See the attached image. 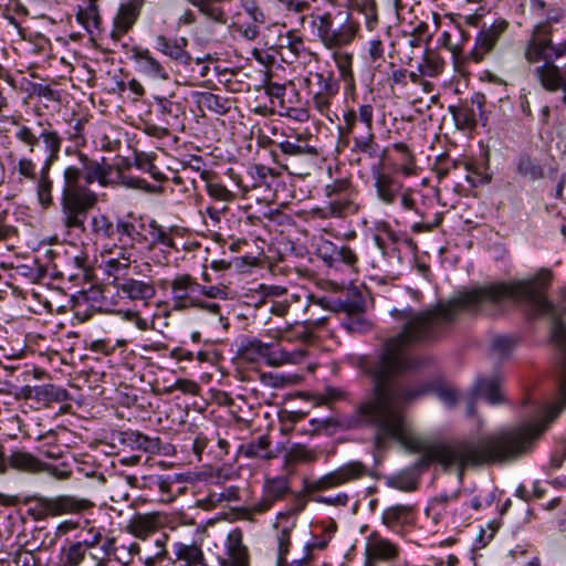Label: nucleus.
Returning a JSON list of instances; mask_svg holds the SVG:
<instances>
[{
  "instance_id": "1",
  "label": "nucleus",
  "mask_w": 566,
  "mask_h": 566,
  "mask_svg": "<svg viewBox=\"0 0 566 566\" xmlns=\"http://www.w3.org/2000/svg\"><path fill=\"white\" fill-rule=\"evenodd\" d=\"M552 272L496 282L422 312L394 308L402 323L361 359L369 394L342 419L312 424L368 429L421 452L415 463L455 472L526 454L566 405L565 306L545 295Z\"/></svg>"
},
{
  "instance_id": "2",
  "label": "nucleus",
  "mask_w": 566,
  "mask_h": 566,
  "mask_svg": "<svg viewBox=\"0 0 566 566\" xmlns=\"http://www.w3.org/2000/svg\"><path fill=\"white\" fill-rule=\"evenodd\" d=\"M78 159L82 167L67 166L62 174L61 220L67 231L73 229L85 231L88 212L98 201L95 191L80 184L81 178H84L86 185L97 181L101 186H106L112 171L105 158L102 161L91 160L85 154L78 153Z\"/></svg>"
},
{
  "instance_id": "3",
  "label": "nucleus",
  "mask_w": 566,
  "mask_h": 566,
  "mask_svg": "<svg viewBox=\"0 0 566 566\" xmlns=\"http://www.w3.org/2000/svg\"><path fill=\"white\" fill-rule=\"evenodd\" d=\"M327 202L317 208L315 214L322 219H345L358 213L359 191L350 178H337L324 188Z\"/></svg>"
},
{
  "instance_id": "4",
  "label": "nucleus",
  "mask_w": 566,
  "mask_h": 566,
  "mask_svg": "<svg viewBox=\"0 0 566 566\" xmlns=\"http://www.w3.org/2000/svg\"><path fill=\"white\" fill-rule=\"evenodd\" d=\"M316 35L322 45L328 50H338L349 46L359 33V23L349 14L336 21L331 12H324L314 18Z\"/></svg>"
},
{
  "instance_id": "5",
  "label": "nucleus",
  "mask_w": 566,
  "mask_h": 566,
  "mask_svg": "<svg viewBox=\"0 0 566 566\" xmlns=\"http://www.w3.org/2000/svg\"><path fill=\"white\" fill-rule=\"evenodd\" d=\"M30 504L29 512L35 521L62 515H81L95 506V503L90 499L71 494L33 496Z\"/></svg>"
},
{
  "instance_id": "6",
  "label": "nucleus",
  "mask_w": 566,
  "mask_h": 566,
  "mask_svg": "<svg viewBox=\"0 0 566 566\" xmlns=\"http://www.w3.org/2000/svg\"><path fill=\"white\" fill-rule=\"evenodd\" d=\"M371 176L377 198L387 206L394 205L398 199L407 211H417L413 189L406 187L392 174L385 171L384 161L371 167Z\"/></svg>"
},
{
  "instance_id": "7",
  "label": "nucleus",
  "mask_w": 566,
  "mask_h": 566,
  "mask_svg": "<svg viewBox=\"0 0 566 566\" xmlns=\"http://www.w3.org/2000/svg\"><path fill=\"white\" fill-rule=\"evenodd\" d=\"M272 143L277 146L283 156L281 159L273 151L272 156L274 160L289 171V174L293 176L310 175L314 159L317 156V150L314 147L304 144L300 137L294 142L286 139L280 143Z\"/></svg>"
},
{
  "instance_id": "8",
  "label": "nucleus",
  "mask_w": 566,
  "mask_h": 566,
  "mask_svg": "<svg viewBox=\"0 0 566 566\" xmlns=\"http://www.w3.org/2000/svg\"><path fill=\"white\" fill-rule=\"evenodd\" d=\"M304 84L311 96V101L307 102L310 107H313L322 116L329 117L332 101L339 91L338 81L334 77L333 72L311 71L304 78Z\"/></svg>"
},
{
  "instance_id": "9",
  "label": "nucleus",
  "mask_w": 566,
  "mask_h": 566,
  "mask_svg": "<svg viewBox=\"0 0 566 566\" xmlns=\"http://www.w3.org/2000/svg\"><path fill=\"white\" fill-rule=\"evenodd\" d=\"M239 355L247 361L255 363L260 359H265L271 366H281L283 364L294 363L296 356L302 357L303 353L275 352L272 349L271 344L263 343L258 338H250L241 343Z\"/></svg>"
},
{
  "instance_id": "10",
  "label": "nucleus",
  "mask_w": 566,
  "mask_h": 566,
  "mask_svg": "<svg viewBox=\"0 0 566 566\" xmlns=\"http://www.w3.org/2000/svg\"><path fill=\"white\" fill-rule=\"evenodd\" d=\"M485 103L486 97L484 94L474 93L469 99L462 101L459 105L449 106V112L457 127L463 130H472L479 123L486 126Z\"/></svg>"
},
{
  "instance_id": "11",
  "label": "nucleus",
  "mask_w": 566,
  "mask_h": 566,
  "mask_svg": "<svg viewBox=\"0 0 566 566\" xmlns=\"http://www.w3.org/2000/svg\"><path fill=\"white\" fill-rule=\"evenodd\" d=\"M556 48L557 43L553 42L549 28L547 25H534L524 46V59L528 64L554 62V60H557Z\"/></svg>"
},
{
  "instance_id": "12",
  "label": "nucleus",
  "mask_w": 566,
  "mask_h": 566,
  "mask_svg": "<svg viewBox=\"0 0 566 566\" xmlns=\"http://www.w3.org/2000/svg\"><path fill=\"white\" fill-rule=\"evenodd\" d=\"M15 138L29 146L31 153L39 144V140L42 139L48 153L42 166L52 167L59 159V154L62 147V138L56 130L51 129L50 124L48 128H43L40 132L39 136H36L30 127L21 125L15 133Z\"/></svg>"
},
{
  "instance_id": "13",
  "label": "nucleus",
  "mask_w": 566,
  "mask_h": 566,
  "mask_svg": "<svg viewBox=\"0 0 566 566\" xmlns=\"http://www.w3.org/2000/svg\"><path fill=\"white\" fill-rule=\"evenodd\" d=\"M374 128V107L370 104H363L358 109H348L343 115V124L338 126L339 136L345 145L350 140L366 134Z\"/></svg>"
},
{
  "instance_id": "14",
  "label": "nucleus",
  "mask_w": 566,
  "mask_h": 566,
  "mask_svg": "<svg viewBox=\"0 0 566 566\" xmlns=\"http://www.w3.org/2000/svg\"><path fill=\"white\" fill-rule=\"evenodd\" d=\"M367 474V467L360 461L348 462L306 484L308 492H321L358 480Z\"/></svg>"
},
{
  "instance_id": "15",
  "label": "nucleus",
  "mask_w": 566,
  "mask_h": 566,
  "mask_svg": "<svg viewBox=\"0 0 566 566\" xmlns=\"http://www.w3.org/2000/svg\"><path fill=\"white\" fill-rule=\"evenodd\" d=\"M510 23L503 18L495 19L490 25L484 24L475 38L471 57L480 63L496 46L501 36L507 31Z\"/></svg>"
},
{
  "instance_id": "16",
  "label": "nucleus",
  "mask_w": 566,
  "mask_h": 566,
  "mask_svg": "<svg viewBox=\"0 0 566 566\" xmlns=\"http://www.w3.org/2000/svg\"><path fill=\"white\" fill-rule=\"evenodd\" d=\"M399 546L390 539L382 537L378 532H373L368 535L365 548V563H391L399 557Z\"/></svg>"
},
{
  "instance_id": "17",
  "label": "nucleus",
  "mask_w": 566,
  "mask_h": 566,
  "mask_svg": "<svg viewBox=\"0 0 566 566\" xmlns=\"http://www.w3.org/2000/svg\"><path fill=\"white\" fill-rule=\"evenodd\" d=\"M170 289L175 310H186L196 305L200 283L191 274L176 275L170 282Z\"/></svg>"
},
{
  "instance_id": "18",
  "label": "nucleus",
  "mask_w": 566,
  "mask_h": 566,
  "mask_svg": "<svg viewBox=\"0 0 566 566\" xmlns=\"http://www.w3.org/2000/svg\"><path fill=\"white\" fill-rule=\"evenodd\" d=\"M532 74L543 90L551 93L562 91L566 96V64L559 67L555 62L546 61L536 65Z\"/></svg>"
},
{
  "instance_id": "19",
  "label": "nucleus",
  "mask_w": 566,
  "mask_h": 566,
  "mask_svg": "<svg viewBox=\"0 0 566 566\" xmlns=\"http://www.w3.org/2000/svg\"><path fill=\"white\" fill-rule=\"evenodd\" d=\"M166 523L167 516L159 512L137 513L127 522L125 530L134 537L145 541Z\"/></svg>"
},
{
  "instance_id": "20",
  "label": "nucleus",
  "mask_w": 566,
  "mask_h": 566,
  "mask_svg": "<svg viewBox=\"0 0 566 566\" xmlns=\"http://www.w3.org/2000/svg\"><path fill=\"white\" fill-rule=\"evenodd\" d=\"M220 566H250V553L243 544L240 528L232 530L226 539V556L218 557Z\"/></svg>"
},
{
  "instance_id": "21",
  "label": "nucleus",
  "mask_w": 566,
  "mask_h": 566,
  "mask_svg": "<svg viewBox=\"0 0 566 566\" xmlns=\"http://www.w3.org/2000/svg\"><path fill=\"white\" fill-rule=\"evenodd\" d=\"M143 6L144 0H129L119 6L111 32L113 40L119 41L134 27Z\"/></svg>"
},
{
  "instance_id": "22",
  "label": "nucleus",
  "mask_w": 566,
  "mask_h": 566,
  "mask_svg": "<svg viewBox=\"0 0 566 566\" xmlns=\"http://www.w3.org/2000/svg\"><path fill=\"white\" fill-rule=\"evenodd\" d=\"M112 285L117 293L130 301L148 302L156 295V289L150 281L137 280L134 277H123V280L112 281Z\"/></svg>"
},
{
  "instance_id": "23",
  "label": "nucleus",
  "mask_w": 566,
  "mask_h": 566,
  "mask_svg": "<svg viewBox=\"0 0 566 566\" xmlns=\"http://www.w3.org/2000/svg\"><path fill=\"white\" fill-rule=\"evenodd\" d=\"M503 378L500 374L479 376L472 387V395L476 398L483 397L491 405L505 402L501 392Z\"/></svg>"
},
{
  "instance_id": "24",
  "label": "nucleus",
  "mask_w": 566,
  "mask_h": 566,
  "mask_svg": "<svg viewBox=\"0 0 566 566\" xmlns=\"http://www.w3.org/2000/svg\"><path fill=\"white\" fill-rule=\"evenodd\" d=\"M132 60L137 64L139 72L151 78L168 80L169 74L165 66L153 56L148 49L134 46L132 49Z\"/></svg>"
},
{
  "instance_id": "25",
  "label": "nucleus",
  "mask_w": 566,
  "mask_h": 566,
  "mask_svg": "<svg viewBox=\"0 0 566 566\" xmlns=\"http://www.w3.org/2000/svg\"><path fill=\"white\" fill-rule=\"evenodd\" d=\"M350 143L353 154L364 155L368 159H378L379 163L385 160L387 148H381L376 142L374 128L366 134H359Z\"/></svg>"
},
{
  "instance_id": "26",
  "label": "nucleus",
  "mask_w": 566,
  "mask_h": 566,
  "mask_svg": "<svg viewBox=\"0 0 566 566\" xmlns=\"http://www.w3.org/2000/svg\"><path fill=\"white\" fill-rule=\"evenodd\" d=\"M271 446L272 441L270 437L262 434L255 441L242 443L238 449V455L250 460L271 461L276 458Z\"/></svg>"
},
{
  "instance_id": "27",
  "label": "nucleus",
  "mask_w": 566,
  "mask_h": 566,
  "mask_svg": "<svg viewBox=\"0 0 566 566\" xmlns=\"http://www.w3.org/2000/svg\"><path fill=\"white\" fill-rule=\"evenodd\" d=\"M156 44L158 51L169 56L171 60L182 65H190L192 57L185 50L188 44L186 38L171 40L165 35H158L156 38Z\"/></svg>"
},
{
  "instance_id": "28",
  "label": "nucleus",
  "mask_w": 566,
  "mask_h": 566,
  "mask_svg": "<svg viewBox=\"0 0 566 566\" xmlns=\"http://www.w3.org/2000/svg\"><path fill=\"white\" fill-rule=\"evenodd\" d=\"M381 522L391 531L411 525L415 522L413 507L402 504L392 505L382 512Z\"/></svg>"
},
{
  "instance_id": "29",
  "label": "nucleus",
  "mask_w": 566,
  "mask_h": 566,
  "mask_svg": "<svg viewBox=\"0 0 566 566\" xmlns=\"http://www.w3.org/2000/svg\"><path fill=\"white\" fill-rule=\"evenodd\" d=\"M52 167L42 166L39 176L35 179V195L39 206L43 210H48L54 206L53 180L50 176Z\"/></svg>"
},
{
  "instance_id": "30",
  "label": "nucleus",
  "mask_w": 566,
  "mask_h": 566,
  "mask_svg": "<svg viewBox=\"0 0 566 566\" xmlns=\"http://www.w3.org/2000/svg\"><path fill=\"white\" fill-rule=\"evenodd\" d=\"M7 468L27 472L35 473L43 471L44 463L29 452L14 451L8 459H6Z\"/></svg>"
},
{
  "instance_id": "31",
  "label": "nucleus",
  "mask_w": 566,
  "mask_h": 566,
  "mask_svg": "<svg viewBox=\"0 0 566 566\" xmlns=\"http://www.w3.org/2000/svg\"><path fill=\"white\" fill-rule=\"evenodd\" d=\"M115 238L123 245L143 243L146 237L137 229L136 224L129 220L118 218L116 220Z\"/></svg>"
},
{
  "instance_id": "32",
  "label": "nucleus",
  "mask_w": 566,
  "mask_h": 566,
  "mask_svg": "<svg viewBox=\"0 0 566 566\" xmlns=\"http://www.w3.org/2000/svg\"><path fill=\"white\" fill-rule=\"evenodd\" d=\"M34 396L35 401L44 407H49L53 402H63L70 399V394L66 389L53 384L35 386Z\"/></svg>"
},
{
  "instance_id": "33",
  "label": "nucleus",
  "mask_w": 566,
  "mask_h": 566,
  "mask_svg": "<svg viewBox=\"0 0 566 566\" xmlns=\"http://www.w3.org/2000/svg\"><path fill=\"white\" fill-rule=\"evenodd\" d=\"M333 61L338 70L340 78L348 85L354 86L355 78L353 72L354 54L345 49L332 50Z\"/></svg>"
},
{
  "instance_id": "34",
  "label": "nucleus",
  "mask_w": 566,
  "mask_h": 566,
  "mask_svg": "<svg viewBox=\"0 0 566 566\" xmlns=\"http://www.w3.org/2000/svg\"><path fill=\"white\" fill-rule=\"evenodd\" d=\"M444 61L434 50L426 49L422 52V61L418 64L420 74L429 77H436L443 72Z\"/></svg>"
},
{
  "instance_id": "35",
  "label": "nucleus",
  "mask_w": 566,
  "mask_h": 566,
  "mask_svg": "<svg viewBox=\"0 0 566 566\" xmlns=\"http://www.w3.org/2000/svg\"><path fill=\"white\" fill-rule=\"evenodd\" d=\"M201 179L206 182V189L209 196L216 200L230 202L234 195L222 184L214 180V174L210 170L200 171Z\"/></svg>"
},
{
  "instance_id": "36",
  "label": "nucleus",
  "mask_w": 566,
  "mask_h": 566,
  "mask_svg": "<svg viewBox=\"0 0 566 566\" xmlns=\"http://www.w3.org/2000/svg\"><path fill=\"white\" fill-rule=\"evenodd\" d=\"M199 12L212 22L224 24L227 15L220 6L223 0H189Z\"/></svg>"
},
{
  "instance_id": "37",
  "label": "nucleus",
  "mask_w": 566,
  "mask_h": 566,
  "mask_svg": "<svg viewBox=\"0 0 566 566\" xmlns=\"http://www.w3.org/2000/svg\"><path fill=\"white\" fill-rule=\"evenodd\" d=\"M516 171L523 177H526L531 180H539L543 179L544 174V167L541 165V163L532 158L527 154H522L516 163Z\"/></svg>"
},
{
  "instance_id": "38",
  "label": "nucleus",
  "mask_w": 566,
  "mask_h": 566,
  "mask_svg": "<svg viewBox=\"0 0 566 566\" xmlns=\"http://www.w3.org/2000/svg\"><path fill=\"white\" fill-rule=\"evenodd\" d=\"M348 2L365 17V25L369 31L378 27L379 18L375 0H348Z\"/></svg>"
},
{
  "instance_id": "39",
  "label": "nucleus",
  "mask_w": 566,
  "mask_h": 566,
  "mask_svg": "<svg viewBox=\"0 0 566 566\" xmlns=\"http://www.w3.org/2000/svg\"><path fill=\"white\" fill-rule=\"evenodd\" d=\"M125 442H130L137 449L147 453H157L160 450V439L158 437H148L138 431L125 432Z\"/></svg>"
},
{
  "instance_id": "40",
  "label": "nucleus",
  "mask_w": 566,
  "mask_h": 566,
  "mask_svg": "<svg viewBox=\"0 0 566 566\" xmlns=\"http://www.w3.org/2000/svg\"><path fill=\"white\" fill-rule=\"evenodd\" d=\"M92 232L96 240L115 239L116 223L105 214H96L92 218Z\"/></svg>"
},
{
  "instance_id": "41",
  "label": "nucleus",
  "mask_w": 566,
  "mask_h": 566,
  "mask_svg": "<svg viewBox=\"0 0 566 566\" xmlns=\"http://www.w3.org/2000/svg\"><path fill=\"white\" fill-rule=\"evenodd\" d=\"M198 103L200 106L219 115L227 114L231 107L228 98L221 97L210 92L199 93Z\"/></svg>"
},
{
  "instance_id": "42",
  "label": "nucleus",
  "mask_w": 566,
  "mask_h": 566,
  "mask_svg": "<svg viewBox=\"0 0 566 566\" xmlns=\"http://www.w3.org/2000/svg\"><path fill=\"white\" fill-rule=\"evenodd\" d=\"M175 555L177 560H185L189 566L202 564L205 560L201 548L195 544H175Z\"/></svg>"
},
{
  "instance_id": "43",
  "label": "nucleus",
  "mask_w": 566,
  "mask_h": 566,
  "mask_svg": "<svg viewBox=\"0 0 566 566\" xmlns=\"http://www.w3.org/2000/svg\"><path fill=\"white\" fill-rule=\"evenodd\" d=\"M148 233L150 237L149 249H153L158 244H161L170 249H176L175 241L170 232L163 226H160L156 220H150V222L148 223Z\"/></svg>"
},
{
  "instance_id": "44",
  "label": "nucleus",
  "mask_w": 566,
  "mask_h": 566,
  "mask_svg": "<svg viewBox=\"0 0 566 566\" xmlns=\"http://www.w3.org/2000/svg\"><path fill=\"white\" fill-rule=\"evenodd\" d=\"M76 21L90 33H92L94 29L98 30L102 23L98 7H78Z\"/></svg>"
},
{
  "instance_id": "45",
  "label": "nucleus",
  "mask_w": 566,
  "mask_h": 566,
  "mask_svg": "<svg viewBox=\"0 0 566 566\" xmlns=\"http://www.w3.org/2000/svg\"><path fill=\"white\" fill-rule=\"evenodd\" d=\"M460 166H463L467 171H471V165L469 163L451 159L447 154H441L436 158L432 169L438 179L441 180L446 178L452 169H458Z\"/></svg>"
},
{
  "instance_id": "46",
  "label": "nucleus",
  "mask_w": 566,
  "mask_h": 566,
  "mask_svg": "<svg viewBox=\"0 0 566 566\" xmlns=\"http://www.w3.org/2000/svg\"><path fill=\"white\" fill-rule=\"evenodd\" d=\"M317 460V453L304 444H293L285 454L287 464L313 463Z\"/></svg>"
},
{
  "instance_id": "47",
  "label": "nucleus",
  "mask_w": 566,
  "mask_h": 566,
  "mask_svg": "<svg viewBox=\"0 0 566 566\" xmlns=\"http://www.w3.org/2000/svg\"><path fill=\"white\" fill-rule=\"evenodd\" d=\"M130 266V254L123 248H120V252L117 258H111L105 261V272L108 276H113V281L123 280L119 276V273L124 270L129 269Z\"/></svg>"
},
{
  "instance_id": "48",
  "label": "nucleus",
  "mask_w": 566,
  "mask_h": 566,
  "mask_svg": "<svg viewBox=\"0 0 566 566\" xmlns=\"http://www.w3.org/2000/svg\"><path fill=\"white\" fill-rule=\"evenodd\" d=\"M325 261H339L349 268H355L358 263V255L354 249L347 244L333 245L328 256L324 255Z\"/></svg>"
},
{
  "instance_id": "49",
  "label": "nucleus",
  "mask_w": 566,
  "mask_h": 566,
  "mask_svg": "<svg viewBox=\"0 0 566 566\" xmlns=\"http://www.w3.org/2000/svg\"><path fill=\"white\" fill-rule=\"evenodd\" d=\"M388 485L403 492L415 491L418 486V476L412 470L402 471L388 479Z\"/></svg>"
},
{
  "instance_id": "50",
  "label": "nucleus",
  "mask_w": 566,
  "mask_h": 566,
  "mask_svg": "<svg viewBox=\"0 0 566 566\" xmlns=\"http://www.w3.org/2000/svg\"><path fill=\"white\" fill-rule=\"evenodd\" d=\"M392 148L401 155L402 163L399 167V171L407 177L416 175V158L408 145L405 143H395Z\"/></svg>"
},
{
  "instance_id": "51",
  "label": "nucleus",
  "mask_w": 566,
  "mask_h": 566,
  "mask_svg": "<svg viewBox=\"0 0 566 566\" xmlns=\"http://www.w3.org/2000/svg\"><path fill=\"white\" fill-rule=\"evenodd\" d=\"M326 317H319L316 319H306L303 324L294 327L293 336L287 335V333L282 334V338H286L291 340L292 338H297L307 342L312 337V328L321 327L325 324Z\"/></svg>"
},
{
  "instance_id": "52",
  "label": "nucleus",
  "mask_w": 566,
  "mask_h": 566,
  "mask_svg": "<svg viewBox=\"0 0 566 566\" xmlns=\"http://www.w3.org/2000/svg\"><path fill=\"white\" fill-rule=\"evenodd\" d=\"M260 25L256 22H250L247 20L239 19L232 23L231 29L234 34L247 40L254 41L260 34Z\"/></svg>"
},
{
  "instance_id": "53",
  "label": "nucleus",
  "mask_w": 566,
  "mask_h": 566,
  "mask_svg": "<svg viewBox=\"0 0 566 566\" xmlns=\"http://www.w3.org/2000/svg\"><path fill=\"white\" fill-rule=\"evenodd\" d=\"M87 551L77 541L63 548L64 566H80L85 559Z\"/></svg>"
},
{
  "instance_id": "54",
  "label": "nucleus",
  "mask_w": 566,
  "mask_h": 566,
  "mask_svg": "<svg viewBox=\"0 0 566 566\" xmlns=\"http://www.w3.org/2000/svg\"><path fill=\"white\" fill-rule=\"evenodd\" d=\"M240 500V489L238 486H229L221 492L212 491L203 500L209 506H216L222 502H237Z\"/></svg>"
},
{
  "instance_id": "55",
  "label": "nucleus",
  "mask_w": 566,
  "mask_h": 566,
  "mask_svg": "<svg viewBox=\"0 0 566 566\" xmlns=\"http://www.w3.org/2000/svg\"><path fill=\"white\" fill-rule=\"evenodd\" d=\"M422 40L420 35L412 33L408 36L405 46H403V56L401 59L402 63L411 66L416 57L421 53Z\"/></svg>"
},
{
  "instance_id": "56",
  "label": "nucleus",
  "mask_w": 566,
  "mask_h": 566,
  "mask_svg": "<svg viewBox=\"0 0 566 566\" xmlns=\"http://www.w3.org/2000/svg\"><path fill=\"white\" fill-rule=\"evenodd\" d=\"M263 492L275 502L289 492V482L284 478L269 479L264 483Z\"/></svg>"
},
{
  "instance_id": "57",
  "label": "nucleus",
  "mask_w": 566,
  "mask_h": 566,
  "mask_svg": "<svg viewBox=\"0 0 566 566\" xmlns=\"http://www.w3.org/2000/svg\"><path fill=\"white\" fill-rule=\"evenodd\" d=\"M154 156L147 154H138L135 157V165L147 171L157 181H164L166 176L155 166Z\"/></svg>"
},
{
  "instance_id": "58",
  "label": "nucleus",
  "mask_w": 566,
  "mask_h": 566,
  "mask_svg": "<svg viewBox=\"0 0 566 566\" xmlns=\"http://www.w3.org/2000/svg\"><path fill=\"white\" fill-rule=\"evenodd\" d=\"M14 170L18 171L20 178H24L30 181H35L39 176L34 161L27 157H22L18 160Z\"/></svg>"
},
{
  "instance_id": "59",
  "label": "nucleus",
  "mask_w": 566,
  "mask_h": 566,
  "mask_svg": "<svg viewBox=\"0 0 566 566\" xmlns=\"http://www.w3.org/2000/svg\"><path fill=\"white\" fill-rule=\"evenodd\" d=\"M168 539L167 534H163L160 538H157L155 542L156 547L158 548L154 555L147 556L145 558H139L146 566H155L156 563L164 560L167 557L166 542Z\"/></svg>"
},
{
  "instance_id": "60",
  "label": "nucleus",
  "mask_w": 566,
  "mask_h": 566,
  "mask_svg": "<svg viewBox=\"0 0 566 566\" xmlns=\"http://www.w3.org/2000/svg\"><path fill=\"white\" fill-rule=\"evenodd\" d=\"M286 12L302 14L311 9L310 0H275Z\"/></svg>"
},
{
  "instance_id": "61",
  "label": "nucleus",
  "mask_w": 566,
  "mask_h": 566,
  "mask_svg": "<svg viewBox=\"0 0 566 566\" xmlns=\"http://www.w3.org/2000/svg\"><path fill=\"white\" fill-rule=\"evenodd\" d=\"M277 545H279V554H277V564L282 566L285 563V557L289 553L291 545V531L289 528H283L277 536Z\"/></svg>"
},
{
  "instance_id": "62",
  "label": "nucleus",
  "mask_w": 566,
  "mask_h": 566,
  "mask_svg": "<svg viewBox=\"0 0 566 566\" xmlns=\"http://www.w3.org/2000/svg\"><path fill=\"white\" fill-rule=\"evenodd\" d=\"M243 10L249 19L248 21L256 22L259 24L265 23V14H264L263 10L256 4L255 1L247 0L243 3Z\"/></svg>"
},
{
  "instance_id": "63",
  "label": "nucleus",
  "mask_w": 566,
  "mask_h": 566,
  "mask_svg": "<svg viewBox=\"0 0 566 566\" xmlns=\"http://www.w3.org/2000/svg\"><path fill=\"white\" fill-rule=\"evenodd\" d=\"M345 397V394L339 388L326 387L323 392L316 395V405H328L333 401L340 400Z\"/></svg>"
},
{
  "instance_id": "64",
  "label": "nucleus",
  "mask_w": 566,
  "mask_h": 566,
  "mask_svg": "<svg viewBox=\"0 0 566 566\" xmlns=\"http://www.w3.org/2000/svg\"><path fill=\"white\" fill-rule=\"evenodd\" d=\"M515 338L500 335L493 338L492 348L501 355H507L515 346Z\"/></svg>"
}]
</instances>
